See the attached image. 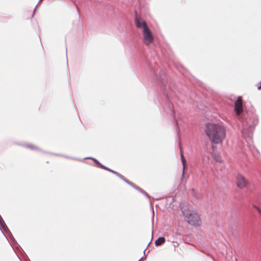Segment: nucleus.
Wrapping results in <instances>:
<instances>
[{
  "instance_id": "f257e3e1",
  "label": "nucleus",
  "mask_w": 261,
  "mask_h": 261,
  "mask_svg": "<svg viewBox=\"0 0 261 261\" xmlns=\"http://www.w3.org/2000/svg\"><path fill=\"white\" fill-rule=\"evenodd\" d=\"M150 74H153L156 81L157 84L163 90V100L168 107V110L171 111L175 118V112L173 110V105L170 102V98L172 94V91L170 89L168 85L167 76L165 69H161L159 73H157L153 68L150 69Z\"/></svg>"
},
{
  "instance_id": "f03ea898",
  "label": "nucleus",
  "mask_w": 261,
  "mask_h": 261,
  "mask_svg": "<svg viewBox=\"0 0 261 261\" xmlns=\"http://www.w3.org/2000/svg\"><path fill=\"white\" fill-rule=\"evenodd\" d=\"M205 133L211 143L214 144L221 143L226 136L225 127L218 123H207Z\"/></svg>"
},
{
  "instance_id": "7ed1b4c3",
  "label": "nucleus",
  "mask_w": 261,
  "mask_h": 261,
  "mask_svg": "<svg viewBox=\"0 0 261 261\" xmlns=\"http://www.w3.org/2000/svg\"><path fill=\"white\" fill-rule=\"evenodd\" d=\"M191 205L185 203L179 205V209L185 220L190 225L194 226L200 225V218L198 213L192 210Z\"/></svg>"
},
{
  "instance_id": "20e7f679",
  "label": "nucleus",
  "mask_w": 261,
  "mask_h": 261,
  "mask_svg": "<svg viewBox=\"0 0 261 261\" xmlns=\"http://www.w3.org/2000/svg\"><path fill=\"white\" fill-rule=\"evenodd\" d=\"M234 112L237 119L243 122V125H246L250 122L251 119L250 117L249 119L248 118L249 117V114L244 110L241 101L239 100L235 101Z\"/></svg>"
},
{
  "instance_id": "39448f33",
  "label": "nucleus",
  "mask_w": 261,
  "mask_h": 261,
  "mask_svg": "<svg viewBox=\"0 0 261 261\" xmlns=\"http://www.w3.org/2000/svg\"><path fill=\"white\" fill-rule=\"evenodd\" d=\"M142 33L143 36V42L146 45H148L153 42V37L148 27L143 30Z\"/></svg>"
},
{
  "instance_id": "423d86ee",
  "label": "nucleus",
  "mask_w": 261,
  "mask_h": 261,
  "mask_svg": "<svg viewBox=\"0 0 261 261\" xmlns=\"http://www.w3.org/2000/svg\"><path fill=\"white\" fill-rule=\"evenodd\" d=\"M135 23L136 27L142 29V30H144L146 28H148L146 22L142 19L140 16H138L137 12L135 11Z\"/></svg>"
},
{
  "instance_id": "0eeeda50",
  "label": "nucleus",
  "mask_w": 261,
  "mask_h": 261,
  "mask_svg": "<svg viewBox=\"0 0 261 261\" xmlns=\"http://www.w3.org/2000/svg\"><path fill=\"white\" fill-rule=\"evenodd\" d=\"M253 206L261 216V191L256 193V203L253 204Z\"/></svg>"
},
{
  "instance_id": "6e6552de",
  "label": "nucleus",
  "mask_w": 261,
  "mask_h": 261,
  "mask_svg": "<svg viewBox=\"0 0 261 261\" xmlns=\"http://www.w3.org/2000/svg\"><path fill=\"white\" fill-rule=\"evenodd\" d=\"M248 184V181L242 175L238 174L237 177V184L239 188L243 189Z\"/></svg>"
},
{
  "instance_id": "1a4fd4ad",
  "label": "nucleus",
  "mask_w": 261,
  "mask_h": 261,
  "mask_svg": "<svg viewBox=\"0 0 261 261\" xmlns=\"http://www.w3.org/2000/svg\"><path fill=\"white\" fill-rule=\"evenodd\" d=\"M0 230L4 234V232L3 231H3H5L7 234L8 237H10L11 236V234H12V233L11 232L10 230L9 229L8 227L5 224L2 218H0Z\"/></svg>"
},
{
  "instance_id": "9d476101",
  "label": "nucleus",
  "mask_w": 261,
  "mask_h": 261,
  "mask_svg": "<svg viewBox=\"0 0 261 261\" xmlns=\"http://www.w3.org/2000/svg\"><path fill=\"white\" fill-rule=\"evenodd\" d=\"M10 241H11V245L12 247L13 248V249L15 248L16 249H18L19 248H20V245L17 242L14 237L13 236L12 234H11V236L9 237Z\"/></svg>"
},
{
  "instance_id": "9b49d317",
  "label": "nucleus",
  "mask_w": 261,
  "mask_h": 261,
  "mask_svg": "<svg viewBox=\"0 0 261 261\" xmlns=\"http://www.w3.org/2000/svg\"><path fill=\"white\" fill-rule=\"evenodd\" d=\"M10 241H11V245L12 247L13 248V249L15 248L16 249H18L19 248H20V245L17 242L14 237L13 236L12 234H11V236L9 237Z\"/></svg>"
},
{
  "instance_id": "f8f14e48",
  "label": "nucleus",
  "mask_w": 261,
  "mask_h": 261,
  "mask_svg": "<svg viewBox=\"0 0 261 261\" xmlns=\"http://www.w3.org/2000/svg\"><path fill=\"white\" fill-rule=\"evenodd\" d=\"M10 241H11V245L12 247L13 248V249L15 248L16 249H18L19 248H20V245L17 242L14 237L13 236L12 234H11V236L9 237Z\"/></svg>"
},
{
  "instance_id": "ddd939ff",
  "label": "nucleus",
  "mask_w": 261,
  "mask_h": 261,
  "mask_svg": "<svg viewBox=\"0 0 261 261\" xmlns=\"http://www.w3.org/2000/svg\"><path fill=\"white\" fill-rule=\"evenodd\" d=\"M92 160L94 163H95V166L96 167H98L101 169H103L105 167V165L100 163L96 159L93 158V157H87L83 159V160Z\"/></svg>"
},
{
  "instance_id": "4468645a",
  "label": "nucleus",
  "mask_w": 261,
  "mask_h": 261,
  "mask_svg": "<svg viewBox=\"0 0 261 261\" xmlns=\"http://www.w3.org/2000/svg\"><path fill=\"white\" fill-rule=\"evenodd\" d=\"M92 160L94 163H95V166L96 167H98L101 169H103L105 167V165L100 163L96 159L93 158V157H87L83 159V160Z\"/></svg>"
},
{
  "instance_id": "2eb2a0df",
  "label": "nucleus",
  "mask_w": 261,
  "mask_h": 261,
  "mask_svg": "<svg viewBox=\"0 0 261 261\" xmlns=\"http://www.w3.org/2000/svg\"><path fill=\"white\" fill-rule=\"evenodd\" d=\"M165 241L166 240L164 237H159L155 240L154 244L156 246H158L164 243Z\"/></svg>"
},
{
  "instance_id": "dca6fc26",
  "label": "nucleus",
  "mask_w": 261,
  "mask_h": 261,
  "mask_svg": "<svg viewBox=\"0 0 261 261\" xmlns=\"http://www.w3.org/2000/svg\"><path fill=\"white\" fill-rule=\"evenodd\" d=\"M23 145L24 147H27V148H29L31 149V150H38V151H42L41 150V149H40L39 147H38L37 146H35V145H34L33 144H24Z\"/></svg>"
},
{
  "instance_id": "f3484780",
  "label": "nucleus",
  "mask_w": 261,
  "mask_h": 261,
  "mask_svg": "<svg viewBox=\"0 0 261 261\" xmlns=\"http://www.w3.org/2000/svg\"><path fill=\"white\" fill-rule=\"evenodd\" d=\"M252 125L254 127L255 125H256L258 122V118H257L256 116H255L253 115L252 117Z\"/></svg>"
},
{
  "instance_id": "a211bd4d",
  "label": "nucleus",
  "mask_w": 261,
  "mask_h": 261,
  "mask_svg": "<svg viewBox=\"0 0 261 261\" xmlns=\"http://www.w3.org/2000/svg\"><path fill=\"white\" fill-rule=\"evenodd\" d=\"M180 156H181V162H182V164L183 165V171H182V175L184 176V170H185V164L186 163V160L185 159V158H184V156L182 153L180 154Z\"/></svg>"
},
{
  "instance_id": "6ab92c4d",
  "label": "nucleus",
  "mask_w": 261,
  "mask_h": 261,
  "mask_svg": "<svg viewBox=\"0 0 261 261\" xmlns=\"http://www.w3.org/2000/svg\"><path fill=\"white\" fill-rule=\"evenodd\" d=\"M175 121H176V134H177V137L178 138V145H180V137H179V126H178V123H177L176 120H175Z\"/></svg>"
},
{
  "instance_id": "aec40b11",
  "label": "nucleus",
  "mask_w": 261,
  "mask_h": 261,
  "mask_svg": "<svg viewBox=\"0 0 261 261\" xmlns=\"http://www.w3.org/2000/svg\"><path fill=\"white\" fill-rule=\"evenodd\" d=\"M126 183L128 185H129V186H130L132 187H133L134 189H135V187H136V186H137L135 184H134L133 182H131L130 181H129L128 179H127L126 180Z\"/></svg>"
},
{
  "instance_id": "412c9836",
  "label": "nucleus",
  "mask_w": 261,
  "mask_h": 261,
  "mask_svg": "<svg viewBox=\"0 0 261 261\" xmlns=\"http://www.w3.org/2000/svg\"><path fill=\"white\" fill-rule=\"evenodd\" d=\"M141 193L143 194L148 199H150V195L147 193H146L144 190H143Z\"/></svg>"
},
{
  "instance_id": "4be33fe9",
  "label": "nucleus",
  "mask_w": 261,
  "mask_h": 261,
  "mask_svg": "<svg viewBox=\"0 0 261 261\" xmlns=\"http://www.w3.org/2000/svg\"><path fill=\"white\" fill-rule=\"evenodd\" d=\"M42 1V0H39V2H38V4L36 5V6H35V8H34V11H33V14H32V18H33V17H34V14H35V11L36 10V7H37V5H38V4H39V3H40Z\"/></svg>"
},
{
  "instance_id": "5701e85b",
  "label": "nucleus",
  "mask_w": 261,
  "mask_h": 261,
  "mask_svg": "<svg viewBox=\"0 0 261 261\" xmlns=\"http://www.w3.org/2000/svg\"><path fill=\"white\" fill-rule=\"evenodd\" d=\"M103 169H105V170H107V171H109V172H111V173H113V172L114 171V170H112L111 169H110V168H109L107 167V166H105V167L103 168Z\"/></svg>"
},
{
  "instance_id": "b1692460",
  "label": "nucleus",
  "mask_w": 261,
  "mask_h": 261,
  "mask_svg": "<svg viewBox=\"0 0 261 261\" xmlns=\"http://www.w3.org/2000/svg\"><path fill=\"white\" fill-rule=\"evenodd\" d=\"M135 189L137 190L138 191H139V192H140L141 193L142 192V191L144 190H143L142 189H141V188H140L139 187L136 186V187H135Z\"/></svg>"
},
{
  "instance_id": "393cba45",
  "label": "nucleus",
  "mask_w": 261,
  "mask_h": 261,
  "mask_svg": "<svg viewBox=\"0 0 261 261\" xmlns=\"http://www.w3.org/2000/svg\"><path fill=\"white\" fill-rule=\"evenodd\" d=\"M118 177L123 180L125 182H126V180L127 179L123 175L121 174H120V175H119Z\"/></svg>"
},
{
  "instance_id": "a878e982",
  "label": "nucleus",
  "mask_w": 261,
  "mask_h": 261,
  "mask_svg": "<svg viewBox=\"0 0 261 261\" xmlns=\"http://www.w3.org/2000/svg\"><path fill=\"white\" fill-rule=\"evenodd\" d=\"M154 211L153 210L152 217V220H151V223H152V227L153 226V225H154Z\"/></svg>"
},
{
  "instance_id": "bb28decb",
  "label": "nucleus",
  "mask_w": 261,
  "mask_h": 261,
  "mask_svg": "<svg viewBox=\"0 0 261 261\" xmlns=\"http://www.w3.org/2000/svg\"><path fill=\"white\" fill-rule=\"evenodd\" d=\"M64 156L65 158H67V159H71L75 160H77V161H82V160H80V159H79L74 158H72V157H70V156Z\"/></svg>"
},
{
  "instance_id": "cd10ccee",
  "label": "nucleus",
  "mask_w": 261,
  "mask_h": 261,
  "mask_svg": "<svg viewBox=\"0 0 261 261\" xmlns=\"http://www.w3.org/2000/svg\"><path fill=\"white\" fill-rule=\"evenodd\" d=\"M113 173L114 174L116 175L117 176H118V177H119V175H120V174H120L119 172H116V171H114L113 172Z\"/></svg>"
},
{
  "instance_id": "c85d7f7f",
  "label": "nucleus",
  "mask_w": 261,
  "mask_h": 261,
  "mask_svg": "<svg viewBox=\"0 0 261 261\" xmlns=\"http://www.w3.org/2000/svg\"><path fill=\"white\" fill-rule=\"evenodd\" d=\"M237 100H239V101L242 102V97L241 96H238V98H237Z\"/></svg>"
},
{
  "instance_id": "c756f323",
  "label": "nucleus",
  "mask_w": 261,
  "mask_h": 261,
  "mask_svg": "<svg viewBox=\"0 0 261 261\" xmlns=\"http://www.w3.org/2000/svg\"><path fill=\"white\" fill-rule=\"evenodd\" d=\"M257 89H258V90L261 89V81L259 82V85L257 86Z\"/></svg>"
},
{
  "instance_id": "7c9ffc66",
  "label": "nucleus",
  "mask_w": 261,
  "mask_h": 261,
  "mask_svg": "<svg viewBox=\"0 0 261 261\" xmlns=\"http://www.w3.org/2000/svg\"><path fill=\"white\" fill-rule=\"evenodd\" d=\"M215 160L218 162H219V163H221L222 162V160H219V159H216L215 158Z\"/></svg>"
},
{
  "instance_id": "2f4dec72",
  "label": "nucleus",
  "mask_w": 261,
  "mask_h": 261,
  "mask_svg": "<svg viewBox=\"0 0 261 261\" xmlns=\"http://www.w3.org/2000/svg\"><path fill=\"white\" fill-rule=\"evenodd\" d=\"M55 155L57 156H62V155L59 154H54Z\"/></svg>"
},
{
  "instance_id": "473e14b6",
  "label": "nucleus",
  "mask_w": 261,
  "mask_h": 261,
  "mask_svg": "<svg viewBox=\"0 0 261 261\" xmlns=\"http://www.w3.org/2000/svg\"><path fill=\"white\" fill-rule=\"evenodd\" d=\"M151 241H152V239H151V240H150V242H149V243H148V245H147V247L148 246V245L150 244V243H151Z\"/></svg>"
},
{
  "instance_id": "72a5a7b5",
  "label": "nucleus",
  "mask_w": 261,
  "mask_h": 261,
  "mask_svg": "<svg viewBox=\"0 0 261 261\" xmlns=\"http://www.w3.org/2000/svg\"><path fill=\"white\" fill-rule=\"evenodd\" d=\"M144 258V256L142 257L138 261H141V260Z\"/></svg>"
},
{
  "instance_id": "f704fd0d",
  "label": "nucleus",
  "mask_w": 261,
  "mask_h": 261,
  "mask_svg": "<svg viewBox=\"0 0 261 261\" xmlns=\"http://www.w3.org/2000/svg\"><path fill=\"white\" fill-rule=\"evenodd\" d=\"M146 250V248L144 249V254H145V252Z\"/></svg>"
},
{
  "instance_id": "c9c22d12",
  "label": "nucleus",
  "mask_w": 261,
  "mask_h": 261,
  "mask_svg": "<svg viewBox=\"0 0 261 261\" xmlns=\"http://www.w3.org/2000/svg\"><path fill=\"white\" fill-rule=\"evenodd\" d=\"M23 144H21V145L23 146ZM19 145H21V144H19Z\"/></svg>"
}]
</instances>
